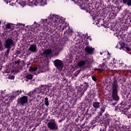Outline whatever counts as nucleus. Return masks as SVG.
Returning <instances> with one entry per match:
<instances>
[{
	"label": "nucleus",
	"mask_w": 131,
	"mask_h": 131,
	"mask_svg": "<svg viewBox=\"0 0 131 131\" xmlns=\"http://www.w3.org/2000/svg\"><path fill=\"white\" fill-rule=\"evenodd\" d=\"M92 79L94 81H97V77L95 76H92Z\"/></svg>",
	"instance_id": "2f4dec72"
},
{
	"label": "nucleus",
	"mask_w": 131,
	"mask_h": 131,
	"mask_svg": "<svg viewBox=\"0 0 131 131\" xmlns=\"http://www.w3.org/2000/svg\"><path fill=\"white\" fill-rule=\"evenodd\" d=\"M21 92H22L21 91V90L20 91H16V94H17V95H20V94H21Z\"/></svg>",
	"instance_id": "f704fd0d"
},
{
	"label": "nucleus",
	"mask_w": 131,
	"mask_h": 131,
	"mask_svg": "<svg viewBox=\"0 0 131 131\" xmlns=\"http://www.w3.org/2000/svg\"><path fill=\"white\" fill-rule=\"evenodd\" d=\"M44 57H51L53 55L52 49H46L43 52Z\"/></svg>",
	"instance_id": "1a4fd4ad"
},
{
	"label": "nucleus",
	"mask_w": 131,
	"mask_h": 131,
	"mask_svg": "<svg viewBox=\"0 0 131 131\" xmlns=\"http://www.w3.org/2000/svg\"><path fill=\"white\" fill-rule=\"evenodd\" d=\"M36 23L35 21V22H34V24H35Z\"/></svg>",
	"instance_id": "79ce46f5"
},
{
	"label": "nucleus",
	"mask_w": 131,
	"mask_h": 131,
	"mask_svg": "<svg viewBox=\"0 0 131 131\" xmlns=\"http://www.w3.org/2000/svg\"><path fill=\"white\" fill-rule=\"evenodd\" d=\"M38 1H40V0H38Z\"/></svg>",
	"instance_id": "de8ad7c7"
},
{
	"label": "nucleus",
	"mask_w": 131,
	"mask_h": 131,
	"mask_svg": "<svg viewBox=\"0 0 131 131\" xmlns=\"http://www.w3.org/2000/svg\"><path fill=\"white\" fill-rule=\"evenodd\" d=\"M45 104L47 106V107H49L50 105V102H49V98H48V97L45 98Z\"/></svg>",
	"instance_id": "2eb2a0df"
},
{
	"label": "nucleus",
	"mask_w": 131,
	"mask_h": 131,
	"mask_svg": "<svg viewBox=\"0 0 131 131\" xmlns=\"http://www.w3.org/2000/svg\"><path fill=\"white\" fill-rule=\"evenodd\" d=\"M53 51H55V54L57 55V54H59V52L62 51V46H57L55 49H53Z\"/></svg>",
	"instance_id": "9b49d317"
},
{
	"label": "nucleus",
	"mask_w": 131,
	"mask_h": 131,
	"mask_svg": "<svg viewBox=\"0 0 131 131\" xmlns=\"http://www.w3.org/2000/svg\"><path fill=\"white\" fill-rule=\"evenodd\" d=\"M48 18V24H50L51 25H52V24H53V23H54L55 21L57 20L58 17V15L50 14Z\"/></svg>",
	"instance_id": "0eeeda50"
},
{
	"label": "nucleus",
	"mask_w": 131,
	"mask_h": 131,
	"mask_svg": "<svg viewBox=\"0 0 131 131\" xmlns=\"http://www.w3.org/2000/svg\"><path fill=\"white\" fill-rule=\"evenodd\" d=\"M20 62L21 60L18 59L17 60L14 61V65H20Z\"/></svg>",
	"instance_id": "5701e85b"
},
{
	"label": "nucleus",
	"mask_w": 131,
	"mask_h": 131,
	"mask_svg": "<svg viewBox=\"0 0 131 131\" xmlns=\"http://www.w3.org/2000/svg\"><path fill=\"white\" fill-rule=\"evenodd\" d=\"M112 97L113 98H108V100L113 102V101H118L119 100V97L117 94L118 93V84L117 82V80H114L113 83L112 85Z\"/></svg>",
	"instance_id": "f257e3e1"
},
{
	"label": "nucleus",
	"mask_w": 131,
	"mask_h": 131,
	"mask_svg": "<svg viewBox=\"0 0 131 131\" xmlns=\"http://www.w3.org/2000/svg\"><path fill=\"white\" fill-rule=\"evenodd\" d=\"M54 64L55 67L56 68H57V69H60V70H62L63 69V61L62 60H60L59 59H56L53 62Z\"/></svg>",
	"instance_id": "423d86ee"
},
{
	"label": "nucleus",
	"mask_w": 131,
	"mask_h": 131,
	"mask_svg": "<svg viewBox=\"0 0 131 131\" xmlns=\"http://www.w3.org/2000/svg\"><path fill=\"white\" fill-rule=\"evenodd\" d=\"M36 94V90H34L33 91H31L29 93V96L31 97L33 95H35Z\"/></svg>",
	"instance_id": "412c9836"
},
{
	"label": "nucleus",
	"mask_w": 131,
	"mask_h": 131,
	"mask_svg": "<svg viewBox=\"0 0 131 131\" xmlns=\"http://www.w3.org/2000/svg\"><path fill=\"white\" fill-rule=\"evenodd\" d=\"M2 69V67H0V70Z\"/></svg>",
	"instance_id": "ea45409f"
},
{
	"label": "nucleus",
	"mask_w": 131,
	"mask_h": 131,
	"mask_svg": "<svg viewBox=\"0 0 131 131\" xmlns=\"http://www.w3.org/2000/svg\"><path fill=\"white\" fill-rule=\"evenodd\" d=\"M42 67H40V70L41 71H42Z\"/></svg>",
	"instance_id": "4c0bfd02"
},
{
	"label": "nucleus",
	"mask_w": 131,
	"mask_h": 131,
	"mask_svg": "<svg viewBox=\"0 0 131 131\" xmlns=\"http://www.w3.org/2000/svg\"><path fill=\"white\" fill-rule=\"evenodd\" d=\"M72 2H75V3H76L77 4H80L81 3V1L79 0H71Z\"/></svg>",
	"instance_id": "c85d7f7f"
},
{
	"label": "nucleus",
	"mask_w": 131,
	"mask_h": 131,
	"mask_svg": "<svg viewBox=\"0 0 131 131\" xmlns=\"http://www.w3.org/2000/svg\"><path fill=\"white\" fill-rule=\"evenodd\" d=\"M15 78V76H10L9 79H14Z\"/></svg>",
	"instance_id": "473e14b6"
},
{
	"label": "nucleus",
	"mask_w": 131,
	"mask_h": 131,
	"mask_svg": "<svg viewBox=\"0 0 131 131\" xmlns=\"http://www.w3.org/2000/svg\"><path fill=\"white\" fill-rule=\"evenodd\" d=\"M15 46V43H14V40L12 39L11 38H8L5 40V43L4 44V47L5 49L7 50L5 52V55L7 58L9 57V54H10V51L12 47Z\"/></svg>",
	"instance_id": "f03ea898"
},
{
	"label": "nucleus",
	"mask_w": 131,
	"mask_h": 131,
	"mask_svg": "<svg viewBox=\"0 0 131 131\" xmlns=\"http://www.w3.org/2000/svg\"><path fill=\"white\" fill-rule=\"evenodd\" d=\"M101 69H105V68H107V66H105V63H103L101 66Z\"/></svg>",
	"instance_id": "a878e982"
},
{
	"label": "nucleus",
	"mask_w": 131,
	"mask_h": 131,
	"mask_svg": "<svg viewBox=\"0 0 131 131\" xmlns=\"http://www.w3.org/2000/svg\"><path fill=\"white\" fill-rule=\"evenodd\" d=\"M100 54H101V55H102V53H100Z\"/></svg>",
	"instance_id": "c03bdc74"
},
{
	"label": "nucleus",
	"mask_w": 131,
	"mask_h": 131,
	"mask_svg": "<svg viewBox=\"0 0 131 131\" xmlns=\"http://www.w3.org/2000/svg\"><path fill=\"white\" fill-rule=\"evenodd\" d=\"M126 51H127L128 52L129 51V49L127 47L126 48Z\"/></svg>",
	"instance_id": "58836bf2"
},
{
	"label": "nucleus",
	"mask_w": 131,
	"mask_h": 131,
	"mask_svg": "<svg viewBox=\"0 0 131 131\" xmlns=\"http://www.w3.org/2000/svg\"><path fill=\"white\" fill-rule=\"evenodd\" d=\"M79 73H80V71H77L74 73L73 75L76 77L79 74Z\"/></svg>",
	"instance_id": "393cba45"
},
{
	"label": "nucleus",
	"mask_w": 131,
	"mask_h": 131,
	"mask_svg": "<svg viewBox=\"0 0 131 131\" xmlns=\"http://www.w3.org/2000/svg\"><path fill=\"white\" fill-rule=\"evenodd\" d=\"M47 22H48V20L43 19V22L42 23L43 24V25H46V23H47Z\"/></svg>",
	"instance_id": "c756f323"
},
{
	"label": "nucleus",
	"mask_w": 131,
	"mask_h": 131,
	"mask_svg": "<svg viewBox=\"0 0 131 131\" xmlns=\"http://www.w3.org/2000/svg\"><path fill=\"white\" fill-rule=\"evenodd\" d=\"M3 51H4V45L2 40H0V52H3Z\"/></svg>",
	"instance_id": "a211bd4d"
},
{
	"label": "nucleus",
	"mask_w": 131,
	"mask_h": 131,
	"mask_svg": "<svg viewBox=\"0 0 131 131\" xmlns=\"http://www.w3.org/2000/svg\"><path fill=\"white\" fill-rule=\"evenodd\" d=\"M119 45L120 46L122 50H124V48H125V44L123 43V41H120Z\"/></svg>",
	"instance_id": "dca6fc26"
},
{
	"label": "nucleus",
	"mask_w": 131,
	"mask_h": 131,
	"mask_svg": "<svg viewBox=\"0 0 131 131\" xmlns=\"http://www.w3.org/2000/svg\"><path fill=\"white\" fill-rule=\"evenodd\" d=\"M93 107H94V108H95V109H99V108H100V107H101V103H100V102H93Z\"/></svg>",
	"instance_id": "f8f14e48"
},
{
	"label": "nucleus",
	"mask_w": 131,
	"mask_h": 131,
	"mask_svg": "<svg viewBox=\"0 0 131 131\" xmlns=\"http://www.w3.org/2000/svg\"><path fill=\"white\" fill-rule=\"evenodd\" d=\"M128 3H129V0H123V4H126L128 6Z\"/></svg>",
	"instance_id": "bb28decb"
},
{
	"label": "nucleus",
	"mask_w": 131,
	"mask_h": 131,
	"mask_svg": "<svg viewBox=\"0 0 131 131\" xmlns=\"http://www.w3.org/2000/svg\"><path fill=\"white\" fill-rule=\"evenodd\" d=\"M29 51L32 53H37V47H36V45L32 44L29 48Z\"/></svg>",
	"instance_id": "9d476101"
},
{
	"label": "nucleus",
	"mask_w": 131,
	"mask_h": 131,
	"mask_svg": "<svg viewBox=\"0 0 131 131\" xmlns=\"http://www.w3.org/2000/svg\"><path fill=\"white\" fill-rule=\"evenodd\" d=\"M85 52L89 55H93L94 54V51H95V48H92V47L87 46L84 48Z\"/></svg>",
	"instance_id": "6e6552de"
},
{
	"label": "nucleus",
	"mask_w": 131,
	"mask_h": 131,
	"mask_svg": "<svg viewBox=\"0 0 131 131\" xmlns=\"http://www.w3.org/2000/svg\"><path fill=\"white\" fill-rule=\"evenodd\" d=\"M67 33L69 35H72V30H71V29H70L68 30H67L66 32H64V33Z\"/></svg>",
	"instance_id": "6ab92c4d"
},
{
	"label": "nucleus",
	"mask_w": 131,
	"mask_h": 131,
	"mask_svg": "<svg viewBox=\"0 0 131 131\" xmlns=\"http://www.w3.org/2000/svg\"><path fill=\"white\" fill-rule=\"evenodd\" d=\"M81 86H82V89L84 91H85L88 90V89H89V83L85 82L82 84V85H81Z\"/></svg>",
	"instance_id": "ddd939ff"
},
{
	"label": "nucleus",
	"mask_w": 131,
	"mask_h": 131,
	"mask_svg": "<svg viewBox=\"0 0 131 131\" xmlns=\"http://www.w3.org/2000/svg\"><path fill=\"white\" fill-rule=\"evenodd\" d=\"M120 50H121V48H120Z\"/></svg>",
	"instance_id": "37998d69"
},
{
	"label": "nucleus",
	"mask_w": 131,
	"mask_h": 131,
	"mask_svg": "<svg viewBox=\"0 0 131 131\" xmlns=\"http://www.w3.org/2000/svg\"><path fill=\"white\" fill-rule=\"evenodd\" d=\"M12 25L10 23H8L6 25V29H11Z\"/></svg>",
	"instance_id": "4be33fe9"
},
{
	"label": "nucleus",
	"mask_w": 131,
	"mask_h": 131,
	"mask_svg": "<svg viewBox=\"0 0 131 131\" xmlns=\"http://www.w3.org/2000/svg\"><path fill=\"white\" fill-rule=\"evenodd\" d=\"M116 104H117V102H112V105H113L114 106H115V105H116Z\"/></svg>",
	"instance_id": "e433bc0d"
},
{
	"label": "nucleus",
	"mask_w": 131,
	"mask_h": 131,
	"mask_svg": "<svg viewBox=\"0 0 131 131\" xmlns=\"http://www.w3.org/2000/svg\"><path fill=\"white\" fill-rule=\"evenodd\" d=\"M40 6H45L47 4V0H41L40 1Z\"/></svg>",
	"instance_id": "aec40b11"
},
{
	"label": "nucleus",
	"mask_w": 131,
	"mask_h": 131,
	"mask_svg": "<svg viewBox=\"0 0 131 131\" xmlns=\"http://www.w3.org/2000/svg\"><path fill=\"white\" fill-rule=\"evenodd\" d=\"M94 70L95 71H96V70H98V71H103V69H95Z\"/></svg>",
	"instance_id": "72a5a7b5"
},
{
	"label": "nucleus",
	"mask_w": 131,
	"mask_h": 131,
	"mask_svg": "<svg viewBox=\"0 0 131 131\" xmlns=\"http://www.w3.org/2000/svg\"><path fill=\"white\" fill-rule=\"evenodd\" d=\"M33 78V75L28 74L27 75H26V81H28V80H31Z\"/></svg>",
	"instance_id": "4468645a"
},
{
	"label": "nucleus",
	"mask_w": 131,
	"mask_h": 131,
	"mask_svg": "<svg viewBox=\"0 0 131 131\" xmlns=\"http://www.w3.org/2000/svg\"><path fill=\"white\" fill-rule=\"evenodd\" d=\"M116 48H118V46H117L116 47Z\"/></svg>",
	"instance_id": "a19ab883"
},
{
	"label": "nucleus",
	"mask_w": 131,
	"mask_h": 131,
	"mask_svg": "<svg viewBox=\"0 0 131 131\" xmlns=\"http://www.w3.org/2000/svg\"><path fill=\"white\" fill-rule=\"evenodd\" d=\"M30 70L32 72H33V71H36V70H37V67H31L30 68Z\"/></svg>",
	"instance_id": "b1692460"
},
{
	"label": "nucleus",
	"mask_w": 131,
	"mask_h": 131,
	"mask_svg": "<svg viewBox=\"0 0 131 131\" xmlns=\"http://www.w3.org/2000/svg\"><path fill=\"white\" fill-rule=\"evenodd\" d=\"M89 13H90V14H91V12H90Z\"/></svg>",
	"instance_id": "a18cd8bd"
},
{
	"label": "nucleus",
	"mask_w": 131,
	"mask_h": 131,
	"mask_svg": "<svg viewBox=\"0 0 131 131\" xmlns=\"http://www.w3.org/2000/svg\"><path fill=\"white\" fill-rule=\"evenodd\" d=\"M27 102H28V97L26 96L21 97L17 100V104L21 106H24L25 104H27Z\"/></svg>",
	"instance_id": "39448f33"
},
{
	"label": "nucleus",
	"mask_w": 131,
	"mask_h": 131,
	"mask_svg": "<svg viewBox=\"0 0 131 131\" xmlns=\"http://www.w3.org/2000/svg\"><path fill=\"white\" fill-rule=\"evenodd\" d=\"M128 4V7L131 6V0H129V2Z\"/></svg>",
	"instance_id": "c9c22d12"
},
{
	"label": "nucleus",
	"mask_w": 131,
	"mask_h": 131,
	"mask_svg": "<svg viewBox=\"0 0 131 131\" xmlns=\"http://www.w3.org/2000/svg\"><path fill=\"white\" fill-rule=\"evenodd\" d=\"M47 126L50 130H58V124H57L55 120L49 122L47 124Z\"/></svg>",
	"instance_id": "20e7f679"
},
{
	"label": "nucleus",
	"mask_w": 131,
	"mask_h": 131,
	"mask_svg": "<svg viewBox=\"0 0 131 131\" xmlns=\"http://www.w3.org/2000/svg\"><path fill=\"white\" fill-rule=\"evenodd\" d=\"M77 66L80 68H91V64H90V61L88 60H81L77 63Z\"/></svg>",
	"instance_id": "7ed1b4c3"
},
{
	"label": "nucleus",
	"mask_w": 131,
	"mask_h": 131,
	"mask_svg": "<svg viewBox=\"0 0 131 131\" xmlns=\"http://www.w3.org/2000/svg\"><path fill=\"white\" fill-rule=\"evenodd\" d=\"M105 107H103L101 108L100 111L99 112V116H102L103 113L105 112Z\"/></svg>",
	"instance_id": "f3484780"
},
{
	"label": "nucleus",
	"mask_w": 131,
	"mask_h": 131,
	"mask_svg": "<svg viewBox=\"0 0 131 131\" xmlns=\"http://www.w3.org/2000/svg\"><path fill=\"white\" fill-rule=\"evenodd\" d=\"M16 55H20L21 54V51L16 50Z\"/></svg>",
	"instance_id": "7c9ffc66"
},
{
	"label": "nucleus",
	"mask_w": 131,
	"mask_h": 131,
	"mask_svg": "<svg viewBox=\"0 0 131 131\" xmlns=\"http://www.w3.org/2000/svg\"><path fill=\"white\" fill-rule=\"evenodd\" d=\"M68 27V29H70V27H69L67 25H64L62 28L61 29L62 30H64V29H66V28Z\"/></svg>",
	"instance_id": "cd10ccee"
},
{
	"label": "nucleus",
	"mask_w": 131,
	"mask_h": 131,
	"mask_svg": "<svg viewBox=\"0 0 131 131\" xmlns=\"http://www.w3.org/2000/svg\"><path fill=\"white\" fill-rule=\"evenodd\" d=\"M1 21H0V25H1Z\"/></svg>",
	"instance_id": "49530a36"
}]
</instances>
